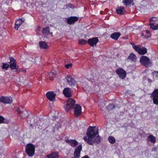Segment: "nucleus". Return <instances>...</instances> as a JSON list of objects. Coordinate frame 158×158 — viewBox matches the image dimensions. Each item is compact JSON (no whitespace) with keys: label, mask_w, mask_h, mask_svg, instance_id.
I'll return each instance as SVG.
<instances>
[{"label":"nucleus","mask_w":158,"mask_h":158,"mask_svg":"<svg viewBox=\"0 0 158 158\" xmlns=\"http://www.w3.org/2000/svg\"><path fill=\"white\" fill-rule=\"evenodd\" d=\"M153 103L158 105V89H155L151 95Z\"/></svg>","instance_id":"nucleus-6"},{"label":"nucleus","mask_w":158,"mask_h":158,"mask_svg":"<svg viewBox=\"0 0 158 158\" xmlns=\"http://www.w3.org/2000/svg\"><path fill=\"white\" fill-rule=\"evenodd\" d=\"M135 51L141 55H144L147 52V49L145 48L142 47V48H140L139 46Z\"/></svg>","instance_id":"nucleus-14"},{"label":"nucleus","mask_w":158,"mask_h":158,"mask_svg":"<svg viewBox=\"0 0 158 158\" xmlns=\"http://www.w3.org/2000/svg\"><path fill=\"white\" fill-rule=\"evenodd\" d=\"M67 82L70 86H73L77 85V82L75 79L72 77L71 75H67L66 77Z\"/></svg>","instance_id":"nucleus-7"},{"label":"nucleus","mask_w":158,"mask_h":158,"mask_svg":"<svg viewBox=\"0 0 158 158\" xmlns=\"http://www.w3.org/2000/svg\"><path fill=\"white\" fill-rule=\"evenodd\" d=\"M81 158H89V157L87 155H85L83 157H81Z\"/></svg>","instance_id":"nucleus-42"},{"label":"nucleus","mask_w":158,"mask_h":158,"mask_svg":"<svg viewBox=\"0 0 158 158\" xmlns=\"http://www.w3.org/2000/svg\"><path fill=\"white\" fill-rule=\"evenodd\" d=\"M23 19H24V18H22L21 19V20L22 21H23Z\"/></svg>","instance_id":"nucleus-43"},{"label":"nucleus","mask_w":158,"mask_h":158,"mask_svg":"<svg viewBox=\"0 0 158 158\" xmlns=\"http://www.w3.org/2000/svg\"><path fill=\"white\" fill-rule=\"evenodd\" d=\"M156 148L155 147H153V148H152V152H153V151H156Z\"/></svg>","instance_id":"nucleus-40"},{"label":"nucleus","mask_w":158,"mask_h":158,"mask_svg":"<svg viewBox=\"0 0 158 158\" xmlns=\"http://www.w3.org/2000/svg\"><path fill=\"white\" fill-rule=\"evenodd\" d=\"M23 20L22 21L21 19H19L17 20L15 23V28L16 30H18L19 27L22 24L23 22L24 21V19H23Z\"/></svg>","instance_id":"nucleus-19"},{"label":"nucleus","mask_w":158,"mask_h":158,"mask_svg":"<svg viewBox=\"0 0 158 158\" xmlns=\"http://www.w3.org/2000/svg\"><path fill=\"white\" fill-rule=\"evenodd\" d=\"M25 150L26 153L29 156H32L35 154V146L32 143H28L26 146Z\"/></svg>","instance_id":"nucleus-3"},{"label":"nucleus","mask_w":158,"mask_h":158,"mask_svg":"<svg viewBox=\"0 0 158 158\" xmlns=\"http://www.w3.org/2000/svg\"><path fill=\"white\" fill-rule=\"evenodd\" d=\"M146 32L147 34H148L147 36V37H149L150 36V35H151L150 34V31H149V30H147L146 31Z\"/></svg>","instance_id":"nucleus-39"},{"label":"nucleus","mask_w":158,"mask_h":158,"mask_svg":"<svg viewBox=\"0 0 158 158\" xmlns=\"http://www.w3.org/2000/svg\"><path fill=\"white\" fill-rule=\"evenodd\" d=\"M63 93L64 95L67 97L70 98L72 96V92L69 88H65Z\"/></svg>","instance_id":"nucleus-13"},{"label":"nucleus","mask_w":158,"mask_h":158,"mask_svg":"<svg viewBox=\"0 0 158 158\" xmlns=\"http://www.w3.org/2000/svg\"><path fill=\"white\" fill-rule=\"evenodd\" d=\"M4 118L2 116H0V123H5V122H4Z\"/></svg>","instance_id":"nucleus-35"},{"label":"nucleus","mask_w":158,"mask_h":158,"mask_svg":"<svg viewBox=\"0 0 158 158\" xmlns=\"http://www.w3.org/2000/svg\"><path fill=\"white\" fill-rule=\"evenodd\" d=\"M55 71L54 70H52L51 72L49 73L48 75L50 77L49 79L50 80H52L53 79V78L55 76Z\"/></svg>","instance_id":"nucleus-25"},{"label":"nucleus","mask_w":158,"mask_h":158,"mask_svg":"<svg viewBox=\"0 0 158 158\" xmlns=\"http://www.w3.org/2000/svg\"><path fill=\"white\" fill-rule=\"evenodd\" d=\"M116 12L118 14L123 15L125 12V10L124 7L120 6L116 8Z\"/></svg>","instance_id":"nucleus-15"},{"label":"nucleus","mask_w":158,"mask_h":158,"mask_svg":"<svg viewBox=\"0 0 158 158\" xmlns=\"http://www.w3.org/2000/svg\"><path fill=\"white\" fill-rule=\"evenodd\" d=\"M47 158H59L58 152H52L50 154L46 155Z\"/></svg>","instance_id":"nucleus-18"},{"label":"nucleus","mask_w":158,"mask_h":158,"mask_svg":"<svg viewBox=\"0 0 158 158\" xmlns=\"http://www.w3.org/2000/svg\"><path fill=\"white\" fill-rule=\"evenodd\" d=\"M86 135L87 136L84 137L83 139L89 145H93L94 143L99 144L101 142L98 127H89L87 130Z\"/></svg>","instance_id":"nucleus-1"},{"label":"nucleus","mask_w":158,"mask_h":158,"mask_svg":"<svg viewBox=\"0 0 158 158\" xmlns=\"http://www.w3.org/2000/svg\"><path fill=\"white\" fill-rule=\"evenodd\" d=\"M72 64L71 63L65 65V67L67 69H68L69 67H72Z\"/></svg>","instance_id":"nucleus-36"},{"label":"nucleus","mask_w":158,"mask_h":158,"mask_svg":"<svg viewBox=\"0 0 158 158\" xmlns=\"http://www.w3.org/2000/svg\"><path fill=\"white\" fill-rule=\"evenodd\" d=\"M78 19L79 18L77 17H71L68 19L67 23L69 24H73L77 21Z\"/></svg>","instance_id":"nucleus-16"},{"label":"nucleus","mask_w":158,"mask_h":158,"mask_svg":"<svg viewBox=\"0 0 158 158\" xmlns=\"http://www.w3.org/2000/svg\"><path fill=\"white\" fill-rule=\"evenodd\" d=\"M133 0H123V3L126 6H129L132 4Z\"/></svg>","instance_id":"nucleus-24"},{"label":"nucleus","mask_w":158,"mask_h":158,"mask_svg":"<svg viewBox=\"0 0 158 158\" xmlns=\"http://www.w3.org/2000/svg\"><path fill=\"white\" fill-rule=\"evenodd\" d=\"M3 65L2 66V68L3 69H5L7 70L9 67V65L7 63H3Z\"/></svg>","instance_id":"nucleus-32"},{"label":"nucleus","mask_w":158,"mask_h":158,"mask_svg":"<svg viewBox=\"0 0 158 158\" xmlns=\"http://www.w3.org/2000/svg\"><path fill=\"white\" fill-rule=\"evenodd\" d=\"M10 61L9 67L11 70L15 69V71L19 72L18 66L17 65V63L15 59L13 57H11L10 58Z\"/></svg>","instance_id":"nucleus-5"},{"label":"nucleus","mask_w":158,"mask_h":158,"mask_svg":"<svg viewBox=\"0 0 158 158\" xmlns=\"http://www.w3.org/2000/svg\"><path fill=\"white\" fill-rule=\"evenodd\" d=\"M127 59L130 60L134 62H135L136 61V57L135 55L133 53L130 54Z\"/></svg>","instance_id":"nucleus-23"},{"label":"nucleus","mask_w":158,"mask_h":158,"mask_svg":"<svg viewBox=\"0 0 158 158\" xmlns=\"http://www.w3.org/2000/svg\"><path fill=\"white\" fill-rule=\"evenodd\" d=\"M108 140L109 142L111 144H114L115 142V138L112 136H110L108 138Z\"/></svg>","instance_id":"nucleus-26"},{"label":"nucleus","mask_w":158,"mask_h":158,"mask_svg":"<svg viewBox=\"0 0 158 158\" xmlns=\"http://www.w3.org/2000/svg\"><path fill=\"white\" fill-rule=\"evenodd\" d=\"M139 61L142 65L146 67L151 66L152 64V62L150 61L149 59L145 56H141L140 58Z\"/></svg>","instance_id":"nucleus-4"},{"label":"nucleus","mask_w":158,"mask_h":158,"mask_svg":"<svg viewBox=\"0 0 158 158\" xmlns=\"http://www.w3.org/2000/svg\"><path fill=\"white\" fill-rule=\"evenodd\" d=\"M87 43V41L84 39H80L79 40L78 44L80 45H83L86 44Z\"/></svg>","instance_id":"nucleus-30"},{"label":"nucleus","mask_w":158,"mask_h":158,"mask_svg":"<svg viewBox=\"0 0 158 158\" xmlns=\"http://www.w3.org/2000/svg\"><path fill=\"white\" fill-rule=\"evenodd\" d=\"M120 35L121 33L119 32H114L111 34L110 37L111 38L116 40Z\"/></svg>","instance_id":"nucleus-20"},{"label":"nucleus","mask_w":158,"mask_h":158,"mask_svg":"<svg viewBox=\"0 0 158 158\" xmlns=\"http://www.w3.org/2000/svg\"><path fill=\"white\" fill-rule=\"evenodd\" d=\"M147 141H150L152 143H155L156 142V138L152 135H151L148 137Z\"/></svg>","instance_id":"nucleus-21"},{"label":"nucleus","mask_w":158,"mask_h":158,"mask_svg":"<svg viewBox=\"0 0 158 158\" xmlns=\"http://www.w3.org/2000/svg\"><path fill=\"white\" fill-rule=\"evenodd\" d=\"M98 40L97 37H94L89 39L87 41L89 44L92 47H95L98 42Z\"/></svg>","instance_id":"nucleus-12"},{"label":"nucleus","mask_w":158,"mask_h":158,"mask_svg":"<svg viewBox=\"0 0 158 158\" xmlns=\"http://www.w3.org/2000/svg\"><path fill=\"white\" fill-rule=\"evenodd\" d=\"M156 18L152 17L150 19V21H156Z\"/></svg>","instance_id":"nucleus-37"},{"label":"nucleus","mask_w":158,"mask_h":158,"mask_svg":"<svg viewBox=\"0 0 158 158\" xmlns=\"http://www.w3.org/2000/svg\"><path fill=\"white\" fill-rule=\"evenodd\" d=\"M75 103L74 100L72 98L68 99L67 104L64 106V107L66 112H68L71 109L74 108V115L76 117H78L81 114V108L80 106L78 104L74 105Z\"/></svg>","instance_id":"nucleus-2"},{"label":"nucleus","mask_w":158,"mask_h":158,"mask_svg":"<svg viewBox=\"0 0 158 158\" xmlns=\"http://www.w3.org/2000/svg\"><path fill=\"white\" fill-rule=\"evenodd\" d=\"M39 45L41 48L48 49V46L47 44L45 41H41L39 43Z\"/></svg>","instance_id":"nucleus-22"},{"label":"nucleus","mask_w":158,"mask_h":158,"mask_svg":"<svg viewBox=\"0 0 158 158\" xmlns=\"http://www.w3.org/2000/svg\"><path fill=\"white\" fill-rule=\"evenodd\" d=\"M115 107V106L114 104H110L107 106L106 109L108 111H109L114 109Z\"/></svg>","instance_id":"nucleus-29"},{"label":"nucleus","mask_w":158,"mask_h":158,"mask_svg":"<svg viewBox=\"0 0 158 158\" xmlns=\"http://www.w3.org/2000/svg\"><path fill=\"white\" fill-rule=\"evenodd\" d=\"M116 73L122 79H123L126 77L127 73L122 68L117 69L116 71Z\"/></svg>","instance_id":"nucleus-9"},{"label":"nucleus","mask_w":158,"mask_h":158,"mask_svg":"<svg viewBox=\"0 0 158 158\" xmlns=\"http://www.w3.org/2000/svg\"><path fill=\"white\" fill-rule=\"evenodd\" d=\"M56 94L53 91H49L46 94L47 98L51 101H54L55 100Z\"/></svg>","instance_id":"nucleus-10"},{"label":"nucleus","mask_w":158,"mask_h":158,"mask_svg":"<svg viewBox=\"0 0 158 158\" xmlns=\"http://www.w3.org/2000/svg\"><path fill=\"white\" fill-rule=\"evenodd\" d=\"M82 149V146L81 144L79 145L75 149L74 152V157L77 158H79L80 157L81 152Z\"/></svg>","instance_id":"nucleus-11"},{"label":"nucleus","mask_w":158,"mask_h":158,"mask_svg":"<svg viewBox=\"0 0 158 158\" xmlns=\"http://www.w3.org/2000/svg\"><path fill=\"white\" fill-rule=\"evenodd\" d=\"M20 115L21 117L25 118L27 116V113L25 111H23L21 112Z\"/></svg>","instance_id":"nucleus-31"},{"label":"nucleus","mask_w":158,"mask_h":158,"mask_svg":"<svg viewBox=\"0 0 158 158\" xmlns=\"http://www.w3.org/2000/svg\"><path fill=\"white\" fill-rule=\"evenodd\" d=\"M130 44L131 45L133 48L135 50L136 49H137V48L139 46L138 45H135V44L133 43H131Z\"/></svg>","instance_id":"nucleus-33"},{"label":"nucleus","mask_w":158,"mask_h":158,"mask_svg":"<svg viewBox=\"0 0 158 158\" xmlns=\"http://www.w3.org/2000/svg\"><path fill=\"white\" fill-rule=\"evenodd\" d=\"M16 111L19 113L20 114L21 113V112L20 111V109L19 107H17V108L16 109Z\"/></svg>","instance_id":"nucleus-38"},{"label":"nucleus","mask_w":158,"mask_h":158,"mask_svg":"<svg viewBox=\"0 0 158 158\" xmlns=\"http://www.w3.org/2000/svg\"><path fill=\"white\" fill-rule=\"evenodd\" d=\"M50 32L49 27L47 26L45 28H43L42 30V32L44 34L48 35Z\"/></svg>","instance_id":"nucleus-28"},{"label":"nucleus","mask_w":158,"mask_h":158,"mask_svg":"<svg viewBox=\"0 0 158 158\" xmlns=\"http://www.w3.org/2000/svg\"><path fill=\"white\" fill-rule=\"evenodd\" d=\"M0 102L5 104H10L12 102V99L10 97L2 96L0 97Z\"/></svg>","instance_id":"nucleus-8"},{"label":"nucleus","mask_w":158,"mask_h":158,"mask_svg":"<svg viewBox=\"0 0 158 158\" xmlns=\"http://www.w3.org/2000/svg\"><path fill=\"white\" fill-rule=\"evenodd\" d=\"M154 24V23H152L150 24V28L154 30L158 29V23L156 25H155Z\"/></svg>","instance_id":"nucleus-27"},{"label":"nucleus","mask_w":158,"mask_h":158,"mask_svg":"<svg viewBox=\"0 0 158 158\" xmlns=\"http://www.w3.org/2000/svg\"><path fill=\"white\" fill-rule=\"evenodd\" d=\"M18 69L19 72H16L17 73H19L20 72H22L24 73H25L26 72V70L23 68L19 69L18 67Z\"/></svg>","instance_id":"nucleus-34"},{"label":"nucleus","mask_w":158,"mask_h":158,"mask_svg":"<svg viewBox=\"0 0 158 158\" xmlns=\"http://www.w3.org/2000/svg\"><path fill=\"white\" fill-rule=\"evenodd\" d=\"M154 73H156V76L157 77H158V71H154Z\"/></svg>","instance_id":"nucleus-41"},{"label":"nucleus","mask_w":158,"mask_h":158,"mask_svg":"<svg viewBox=\"0 0 158 158\" xmlns=\"http://www.w3.org/2000/svg\"><path fill=\"white\" fill-rule=\"evenodd\" d=\"M66 142L69 143L72 147H76L78 144V142L75 139L68 140Z\"/></svg>","instance_id":"nucleus-17"}]
</instances>
